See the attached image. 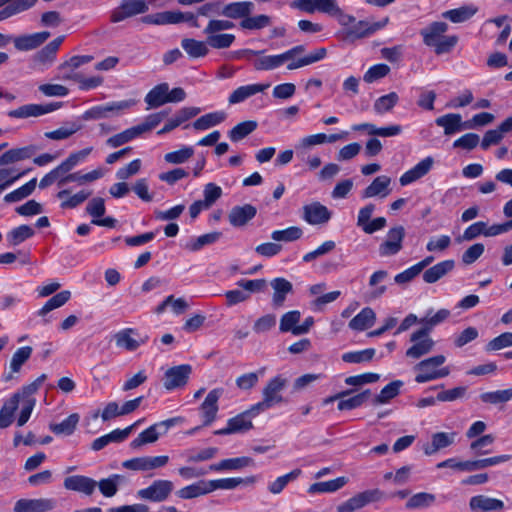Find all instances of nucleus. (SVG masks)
I'll return each instance as SVG.
<instances>
[{
  "label": "nucleus",
  "instance_id": "nucleus-1",
  "mask_svg": "<svg viewBox=\"0 0 512 512\" xmlns=\"http://www.w3.org/2000/svg\"><path fill=\"white\" fill-rule=\"evenodd\" d=\"M445 361L444 355H435L420 361L414 366V370L417 372L415 381L426 383L447 377L450 374V368L442 366Z\"/></svg>",
  "mask_w": 512,
  "mask_h": 512
},
{
  "label": "nucleus",
  "instance_id": "nucleus-2",
  "mask_svg": "<svg viewBox=\"0 0 512 512\" xmlns=\"http://www.w3.org/2000/svg\"><path fill=\"white\" fill-rule=\"evenodd\" d=\"M306 47L302 44L293 46L281 54L260 55L253 61V67L257 71H270L281 67L285 63L294 62V58L303 54Z\"/></svg>",
  "mask_w": 512,
  "mask_h": 512
},
{
  "label": "nucleus",
  "instance_id": "nucleus-3",
  "mask_svg": "<svg viewBox=\"0 0 512 512\" xmlns=\"http://www.w3.org/2000/svg\"><path fill=\"white\" fill-rule=\"evenodd\" d=\"M287 385V379L283 378L281 375L275 376L268 381L266 386L263 388L262 401L254 404V410H259L260 412H264L276 404L282 403L284 401L281 392Z\"/></svg>",
  "mask_w": 512,
  "mask_h": 512
},
{
  "label": "nucleus",
  "instance_id": "nucleus-4",
  "mask_svg": "<svg viewBox=\"0 0 512 512\" xmlns=\"http://www.w3.org/2000/svg\"><path fill=\"white\" fill-rule=\"evenodd\" d=\"M141 21L151 25H169L188 22L192 27H199L197 17L193 13L182 11H163L148 14L143 16Z\"/></svg>",
  "mask_w": 512,
  "mask_h": 512
},
{
  "label": "nucleus",
  "instance_id": "nucleus-5",
  "mask_svg": "<svg viewBox=\"0 0 512 512\" xmlns=\"http://www.w3.org/2000/svg\"><path fill=\"white\" fill-rule=\"evenodd\" d=\"M260 413L261 412L259 410H254V405H252L246 411L230 418L227 421V426L225 428L214 431V434L229 435L234 433L247 432L253 428L252 418Z\"/></svg>",
  "mask_w": 512,
  "mask_h": 512
},
{
  "label": "nucleus",
  "instance_id": "nucleus-6",
  "mask_svg": "<svg viewBox=\"0 0 512 512\" xmlns=\"http://www.w3.org/2000/svg\"><path fill=\"white\" fill-rule=\"evenodd\" d=\"M410 341L413 344L406 350L405 355L411 359H419L422 356L429 354L435 345L434 340L430 337V333L422 328L411 334Z\"/></svg>",
  "mask_w": 512,
  "mask_h": 512
},
{
  "label": "nucleus",
  "instance_id": "nucleus-7",
  "mask_svg": "<svg viewBox=\"0 0 512 512\" xmlns=\"http://www.w3.org/2000/svg\"><path fill=\"white\" fill-rule=\"evenodd\" d=\"M61 102H51L45 104H25L17 109L10 110L7 114L11 118L26 119L30 117H40L42 115L54 112L61 108Z\"/></svg>",
  "mask_w": 512,
  "mask_h": 512
},
{
  "label": "nucleus",
  "instance_id": "nucleus-8",
  "mask_svg": "<svg viewBox=\"0 0 512 512\" xmlns=\"http://www.w3.org/2000/svg\"><path fill=\"white\" fill-rule=\"evenodd\" d=\"M389 23V17H385L377 22H369L361 20L354 22L351 26L346 29L345 37L349 40H357L368 37L376 31L384 28Z\"/></svg>",
  "mask_w": 512,
  "mask_h": 512
},
{
  "label": "nucleus",
  "instance_id": "nucleus-9",
  "mask_svg": "<svg viewBox=\"0 0 512 512\" xmlns=\"http://www.w3.org/2000/svg\"><path fill=\"white\" fill-rule=\"evenodd\" d=\"M192 373V367L189 364L173 366L166 370L163 378V386L171 391L184 387Z\"/></svg>",
  "mask_w": 512,
  "mask_h": 512
},
{
  "label": "nucleus",
  "instance_id": "nucleus-10",
  "mask_svg": "<svg viewBox=\"0 0 512 512\" xmlns=\"http://www.w3.org/2000/svg\"><path fill=\"white\" fill-rule=\"evenodd\" d=\"M405 228L401 225L392 227L386 236V240L379 246V254L381 257L396 255L401 251L403 240L405 238Z\"/></svg>",
  "mask_w": 512,
  "mask_h": 512
},
{
  "label": "nucleus",
  "instance_id": "nucleus-11",
  "mask_svg": "<svg viewBox=\"0 0 512 512\" xmlns=\"http://www.w3.org/2000/svg\"><path fill=\"white\" fill-rule=\"evenodd\" d=\"M375 211V205L372 203L362 207L357 216V226L360 227L366 234H373L376 231L382 230L386 224V218L377 217L370 220L373 212Z\"/></svg>",
  "mask_w": 512,
  "mask_h": 512
},
{
  "label": "nucleus",
  "instance_id": "nucleus-12",
  "mask_svg": "<svg viewBox=\"0 0 512 512\" xmlns=\"http://www.w3.org/2000/svg\"><path fill=\"white\" fill-rule=\"evenodd\" d=\"M302 219L310 225H323L330 221L332 212L318 201L302 207Z\"/></svg>",
  "mask_w": 512,
  "mask_h": 512
},
{
  "label": "nucleus",
  "instance_id": "nucleus-13",
  "mask_svg": "<svg viewBox=\"0 0 512 512\" xmlns=\"http://www.w3.org/2000/svg\"><path fill=\"white\" fill-rule=\"evenodd\" d=\"M173 490V483L169 480H155L150 486L137 492L139 498L151 502H162L168 498Z\"/></svg>",
  "mask_w": 512,
  "mask_h": 512
},
{
  "label": "nucleus",
  "instance_id": "nucleus-14",
  "mask_svg": "<svg viewBox=\"0 0 512 512\" xmlns=\"http://www.w3.org/2000/svg\"><path fill=\"white\" fill-rule=\"evenodd\" d=\"M147 10V0H122L120 6L111 13V22L117 23L126 18L145 13Z\"/></svg>",
  "mask_w": 512,
  "mask_h": 512
},
{
  "label": "nucleus",
  "instance_id": "nucleus-15",
  "mask_svg": "<svg viewBox=\"0 0 512 512\" xmlns=\"http://www.w3.org/2000/svg\"><path fill=\"white\" fill-rule=\"evenodd\" d=\"M116 346L127 351H135L148 341V336L140 337L133 328H125L116 332L113 336Z\"/></svg>",
  "mask_w": 512,
  "mask_h": 512
},
{
  "label": "nucleus",
  "instance_id": "nucleus-16",
  "mask_svg": "<svg viewBox=\"0 0 512 512\" xmlns=\"http://www.w3.org/2000/svg\"><path fill=\"white\" fill-rule=\"evenodd\" d=\"M223 392H224L223 388H215V389L211 390L207 394L203 403L201 404L200 410L202 413V417L204 419V421H203L204 426L210 425L216 419L217 412L219 409L218 408V400L222 396Z\"/></svg>",
  "mask_w": 512,
  "mask_h": 512
},
{
  "label": "nucleus",
  "instance_id": "nucleus-17",
  "mask_svg": "<svg viewBox=\"0 0 512 512\" xmlns=\"http://www.w3.org/2000/svg\"><path fill=\"white\" fill-rule=\"evenodd\" d=\"M352 390L344 391L339 394H337L334 397H331L329 401H333L334 399H339L338 402V409L340 411L344 410H352L355 408H358L362 406L372 395L370 389H366L354 396L345 398L346 396L350 395Z\"/></svg>",
  "mask_w": 512,
  "mask_h": 512
},
{
  "label": "nucleus",
  "instance_id": "nucleus-18",
  "mask_svg": "<svg viewBox=\"0 0 512 512\" xmlns=\"http://www.w3.org/2000/svg\"><path fill=\"white\" fill-rule=\"evenodd\" d=\"M63 485L67 490L90 496L94 493L97 487V481L87 476L73 475L66 477Z\"/></svg>",
  "mask_w": 512,
  "mask_h": 512
},
{
  "label": "nucleus",
  "instance_id": "nucleus-19",
  "mask_svg": "<svg viewBox=\"0 0 512 512\" xmlns=\"http://www.w3.org/2000/svg\"><path fill=\"white\" fill-rule=\"evenodd\" d=\"M55 500L49 498L20 499L14 505V512H47L55 507Z\"/></svg>",
  "mask_w": 512,
  "mask_h": 512
},
{
  "label": "nucleus",
  "instance_id": "nucleus-20",
  "mask_svg": "<svg viewBox=\"0 0 512 512\" xmlns=\"http://www.w3.org/2000/svg\"><path fill=\"white\" fill-rule=\"evenodd\" d=\"M391 178L387 175L377 176L369 186H367L361 193L362 199L380 197H387L390 192Z\"/></svg>",
  "mask_w": 512,
  "mask_h": 512
},
{
  "label": "nucleus",
  "instance_id": "nucleus-21",
  "mask_svg": "<svg viewBox=\"0 0 512 512\" xmlns=\"http://www.w3.org/2000/svg\"><path fill=\"white\" fill-rule=\"evenodd\" d=\"M38 0H0V22L33 7Z\"/></svg>",
  "mask_w": 512,
  "mask_h": 512
},
{
  "label": "nucleus",
  "instance_id": "nucleus-22",
  "mask_svg": "<svg viewBox=\"0 0 512 512\" xmlns=\"http://www.w3.org/2000/svg\"><path fill=\"white\" fill-rule=\"evenodd\" d=\"M469 508L473 512H497L504 509V503L486 495H476L470 498Z\"/></svg>",
  "mask_w": 512,
  "mask_h": 512
},
{
  "label": "nucleus",
  "instance_id": "nucleus-23",
  "mask_svg": "<svg viewBox=\"0 0 512 512\" xmlns=\"http://www.w3.org/2000/svg\"><path fill=\"white\" fill-rule=\"evenodd\" d=\"M434 160L428 156L417 163L413 168L406 171L399 179L402 186L409 185L424 177L431 170Z\"/></svg>",
  "mask_w": 512,
  "mask_h": 512
},
{
  "label": "nucleus",
  "instance_id": "nucleus-24",
  "mask_svg": "<svg viewBox=\"0 0 512 512\" xmlns=\"http://www.w3.org/2000/svg\"><path fill=\"white\" fill-rule=\"evenodd\" d=\"M257 214V209L251 204L234 206L229 214L228 220L233 227H243Z\"/></svg>",
  "mask_w": 512,
  "mask_h": 512
},
{
  "label": "nucleus",
  "instance_id": "nucleus-25",
  "mask_svg": "<svg viewBox=\"0 0 512 512\" xmlns=\"http://www.w3.org/2000/svg\"><path fill=\"white\" fill-rule=\"evenodd\" d=\"M448 30V24L442 21H435L430 23L427 27L420 30V35L422 36L423 43L427 47H432L435 45L441 38H443L445 33Z\"/></svg>",
  "mask_w": 512,
  "mask_h": 512
},
{
  "label": "nucleus",
  "instance_id": "nucleus-26",
  "mask_svg": "<svg viewBox=\"0 0 512 512\" xmlns=\"http://www.w3.org/2000/svg\"><path fill=\"white\" fill-rule=\"evenodd\" d=\"M255 5L251 1L232 2L226 4L221 9V15L229 19H245L251 15Z\"/></svg>",
  "mask_w": 512,
  "mask_h": 512
},
{
  "label": "nucleus",
  "instance_id": "nucleus-27",
  "mask_svg": "<svg viewBox=\"0 0 512 512\" xmlns=\"http://www.w3.org/2000/svg\"><path fill=\"white\" fill-rule=\"evenodd\" d=\"M437 126L444 129L446 136H451L466 129L465 121L462 116L457 113H448L435 119Z\"/></svg>",
  "mask_w": 512,
  "mask_h": 512
},
{
  "label": "nucleus",
  "instance_id": "nucleus-28",
  "mask_svg": "<svg viewBox=\"0 0 512 512\" xmlns=\"http://www.w3.org/2000/svg\"><path fill=\"white\" fill-rule=\"evenodd\" d=\"M455 267V261L452 259L441 261L424 271L422 277L424 282L432 284L443 278Z\"/></svg>",
  "mask_w": 512,
  "mask_h": 512
},
{
  "label": "nucleus",
  "instance_id": "nucleus-29",
  "mask_svg": "<svg viewBox=\"0 0 512 512\" xmlns=\"http://www.w3.org/2000/svg\"><path fill=\"white\" fill-rule=\"evenodd\" d=\"M91 195V190H80L70 195L68 189H63L57 193V198L63 200L60 204L62 209H74L84 203Z\"/></svg>",
  "mask_w": 512,
  "mask_h": 512
},
{
  "label": "nucleus",
  "instance_id": "nucleus-30",
  "mask_svg": "<svg viewBox=\"0 0 512 512\" xmlns=\"http://www.w3.org/2000/svg\"><path fill=\"white\" fill-rule=\"evenodd\" d=\"M270 285L274 290L272 305L276 308L283 306L286 296L293 291L292 283L285 278L278 277L273 279Z\"/></svg>",
  "mask_w": 512,
  "mask_h": 512
},
{
  "label": "nucleus",
  "instance_id": "nucleus-31",
  "mask_svg": "<svg viewBox=\"0 0 512 512\" xmlns=\"http://www.w3.org/2000/svg\"><path fill=\"white\" fill-rule=\"evenodd\" d=\"M270 87L269 83L265 84H250L245 86H240L235 89L229 96L228 102L229 104H237L245 101L249 97L263 92Z\"/></svg>",
  "mask_w": 512,
  "mask_h": 512
},
{
  "label": "nucleus",
  "instance_id": "nucleus-32",
  "mask_svg": "<svg viewBox=\"0 0 512 512\" xmlns=\"http://www.w3.org/2000/svg\"><path fill=\"white\" fill-rule=\"evenodd\" d=\"M326 55H327V50H326V48H323V47L317 48L307 55L301 54L294 58V62L288 63L287 70L292 71V70L302 68L304 66L311 65L318 61H321L322 59H324L326 57Z\"/></svg>",
  "mask_w": 512,
  "mask_h": 512
},
{
  "label": "nucleus",
  "instance_id": "nucleus-33",
  "mask_svg": "<svg viewBox=\"0 0 512 512\" xmlns=\"http://www.w3.org/2000/svg\"><path fill=\"white\" fill-rule=\"evenodd\" d=\"M254 460L250 457H237L223 459L218 463L209 466L211 471H233L240 470L244 467L253 466Z\"/></svg>",
  "mask_w": 512,
  "mask_h": 512
},
{
  "label": "nucleus",
  "instance_id": "nucleus-34",
  "mask_svg": "<svg viewBox=\"0 0 512 512\" xmlns=\"http://www.w3.org/2000/svg\"><path fill=\"white\" fill-rule=\"evenodd\" d=\"M256 482L255 476H249L246 478H222V479H215L210 480V490L211 492L217 489H223V490H232L237 488L240 485H252Z\"/></svg>",
  "mask_w": 512,
  "mask_h": 512
},
{
  "label": "nucleus",
  "instance_id": "nucleus-35",
  "mask_svg": "<svg viewBox=\"0 0 512 512\" xmlns=\"http://www.w3.org/2000/svg\"><path fill=\"white\" fill-rule=\"evenodd\" d=\"M20 403V394H13L0 409V428L9 427L14 420V413Z\"/></svg>",
  "mask_w": 512,
  "mask_h": 512
},
{
  "label": "nucleus",
  "instance_id": "nucleus-36",
  "mask_svg": "<svg viewBox=\"0 0 512 512\" xmlns=\"http://www.w3.org/2000/svg\"><path fill=\"white\" fill-rule=\"evenodd\" d=\"M168 90L167 83H161L153 87L145 96V102L148 108H158L168 103Z\"/></svg>",
  "mask_w": 512,
  "mask_h": 512
},
{
  "label": "nucleus",
  "instance_id": "nucleus-37",
  "mask_svg": "<svg viewBox=\"0 0 512 512\" xmlns=\"http://www.w3.org/2000/svg\"><path fill=\"white\" fill-rule=\"evenodd\" d=\"M456 433H445L438 432L432 435L431 444H427L424 446V453L426 455H433L438 450L446 448L452 445L455 441Z\"/></svg>",
  "mask_w": 512,
  "mask_h": 512
},
{
  "label": "nucleus",
  "instance_id": "nucleus-38",
  "mask_svg": "<svg viewBox=\"0 0 512 512\" xmlns=\"http://www.w3.org/2000/svg\"><path fill=\"white\" fill-rule=\"evenodd\" d=\"M227 118V114L224 111H214L200 116L196 119L192 126L195 130L204 131L214 126H217L224 122Z\"/></svg>",
  "mask_w": 512,
  "mask_h": 512
},
{
  "label": "nucleus",
  "instance_id": "nucleus-39",
  "mask_svg": "<svg viewBox=\"0 0 512 512\" xmlns=\"http://www.w3.org/2000/svg\"><path fill=\"white\" fill-rule=\"evenodd\" d=\"M65 36H59L48 43L35 55V61L40 64H50L54 61L56 53L64 41Z\"/></svg>",
  "mask_w": 512,
  "mask_h": 512
},
{
  "label": "nucleus",
  "instance_id": "nucleus-40",
  "mask_svg": "<svg viewBox=\"0 0 512 512\" xmlns=\"http://www.w3.org/2000/svg\"><path fill=\"white\" fill-rule=\"evenodd\" d=\"M209 481L201 480L176 491L177 497L181 499H193L210 493Z\"/></svg>",
  "mask_w": 512,
  "mask_h": 512
},
{
  "label": "nucleus",
  "instance_id": "nucleus-41",
  "mask_svg": "<svg viewBox=\"0 0 512 512\" xmlns=\"http://www.w3.org/2000/svg\"><path fill=\"white\" fill-rule=\"evenodd\" d=\"M181 47L190 58H202L209 53L206 40L200 41L193 38H184L181 40Z\"/></svg>",
  "mask_w": 512,
  "mask_h": 512
},
{
  "label": "nucleus",
  "instance_id": "nucleus-42",
  "mask_svg": "<svg viewBox=\"0 0 512 512\" xmlns=\"http://www.w3.org/2000/svg\"><path fill=\"white\" fill-rule=\"evenodd\" d=\"M69 171L66 169V167L62 164V162L56 166L54 169H52L50 172H48L39 182V187L41 189H45L49 186H51L54 183H57L58 187H63L66 185V181H62V179L67 176V173Z\"/></svg>",
  "mask_w": 512,
  "mask_h": 512
},
{
  "label": "nucleus",
  "instance_id": "nucleus-43",
  "mask_svg": "<svg viewBox=\"0 0 512 512\" xmlns=\"http://www.w3.org/2000/svg\"><path fill=\"white\" fill-rule=\"evenodd\" d=\"M80 416L78 413L70 414L66 419H64L61 423H51L49 425V429L55 435H64L69 436L74 433L76 427L79 423Z\"/></svg>",
  "mask_w": 512,
  "mask_h": 512
},
{
  "label": "nucleus",
  "instance_id": "nucleus-44",
  "mask_svg": "<svg viewBox=\"0 0 512 512\" xmlns=\"http://www.w3.org/2000/svg\"><path fill=\"white\" fill-rule=\"evenodd\" d=\"M477 11L478 9L474 5H464L456 9L445 11L442 16L453 23H462L473 17Z\"/></svg>",
  "mask_w": 512,
  "mask_h": 512
},
{
  "label": "nucleus",
  "instance_id": "nucleus-45",
  "mask_svg": "<svg viewBox=\"0 0 512 512\" xmlns=\"http://www.w3.org/2000/svg\"><path fill=\"white\" fill-rule=\"evenodd\" d=\"M375 320V313L373 309L366 307L363 308L355 317L349 322V327L352 330L363 331L371 327Z\"/></svg>",
  "mask_w": 512,
  "mask_h": 512
},
{
  "label": "nucleus",
  "instance_id": "nucleus-46",
  "mask_svg": "<svg viewBox=\"0 0 512 512\" xmlns=\"http://www.w3.org/2000/svg\"><path fill=\"white\" fill-rule=\"evenodd\" d=\"M125 481V477L120 474H112L108 478L101 479L97 486L104 497L110 498L116 495L118 486Z\"/></svg>",
  "mask_w": 512,
  "mask_h": 512
},
{
  "label": "nucleus",
  "instance_id": "nucleus-47",
  "mask_svg": "<svg viewBox=\"0 0 512 512\" xmlns=\"http://www.w3.org/2000/svg\"><path fill=\"white\" fill-rule=\"evenodd\" d=\"M403 384L404 383L401 380H394V381L390 382L389 384H387L385 387L382 388L380 393L374 397V399H373L374 405L388 403L391 399L398 396Z\"/></svg>",
  "mask_w": 512,
  "mask_h": 512
},
{
  "label": "nucleus",
  "instance_id": "nucleus-48",
  "mask_svg": "<svg viewBox=\"0 0 512 512\" xmlns=\"http://www.w3.org/2000/svg\"><path fill=\"white\" fill-rule=\"evenodd\" d=\"M140 135V131L138 130L136 125L109 137L106 140V145L111 148H117L132 141L133 139L139 137Z\"/></svg>",
  "mask_w": 512,
  "mask_h": 512
},
{
  "label": "nucleus",
  "instance_id": "nucleus-49",
  "mask_svg": "<svg viewBox=\"0 0 512 512\" xmlns=\"http://www.w3.org/2000/svg\"><path fill=\"white\" fill-rule=\"evenodd\" d=\"M163 435L159 426L156 423L142 431L131 443L130 446L134 449L139 448L148 443H154L158 440L159 436Z\"/></svg>",
  "mask_w": 512,
  "mask_h": 512
},
{
  "label": "nucleus",
  "instance_id": "nucleus-50",
  "mask_svg": "<svg viewBox=\"0 0 512 512\" xmlns=\"http://www.w3.org/2000/svg\"><path fill=\"white\" fill-rule=\"evenodd\" d=\"M258 123L254 120L243 121L235 125L228 133L232 142H239L254 132Z\"/></svg>",
  "mask_w": 512,
  "mask_h": 512
},
{
  "label": "nucleus",
  "instance_id": "nucleus-51",
  "mask_svg": "<svg viewBox=\"0 0 512 512\" xmlns=\"http://www.w3.org/2000/svg\"><path fill=\"white\" fill-rule=\"evenodd\" d=\"M348 482L346 477H338L325 482H317L312 484L308 492L309 493H328L335 492L342 488Z\"/></svg>",
  "mask_w": 512,
  "mask_h": 512
},
{
  "label": "nucleus",
  "instance_id": "nucleus-52",
  "mask_svg": "<svg viewBox=\"0 0 512 512\" xmlns=\"http://www.w3.org/2000/svg\"><path fill=\"white\" fill-rule=\"evenodd\" d=\"M103 176V172L101 169H95L87 173H82L81 171L77 172H68L67 176H65L62 181H66V184L70 182H76L78 185H83L85 183H91L100 179Z\"/></svg>",
  "mask_w": 512,
  "mask_h": 512
},
{
  "label": "nucleus",
  "instance_id": "nucleus-53",
  "mask_svg": "<svg viewBox=\"0 0 512 512\" xmlns=\"http://www.w3.org/2000/svg\"><path fill=\"white\" fill-rule=\"evenodd\" d=\"M480 400L483 403L498 405L512 400V387L504 390H497L492 392H484L480 394Z\"/></svg>",
  "mask_w": 512,
  "mask_h": 512
},
{
  "label": "nucleus",
  "instance_id": "nucleus-54",
  "mask_svg": "<svg viewBox=\"0 0 512 512\" xmlns=\"http://www.w3.org/2000/svg\"><path fill=\"white\" fill-rule=\"evenodd\" d=\"M495 437L492 434H486L474 440L470 444V451L476 456L487 455L492 452V445Z\"/></svg>",
  "mask_w": 512,
  "mask_h": 512
},
{
  "label": "nucleus",
  "instance_id": "nucleus-55",
  "mask_svg": "<svg viewBox=\"0 0 512 512\" xmlns=\"http://www.w3.org/2000/svg\"><path fill=\"white\" fill-rule=\"evenodd\" d=\"M36 184H37V179L36 178L31 179L30 181H28L23 186H21V187L17 188L16 190L6 194L4 196V201L7 202V203H13V202L21 201L22 199L30 196L33 193V191L36 188Z\"/></svg>",
  "mask_w": 512,
  "mask_h": 512
},
{
  "label": "nucleus",
  "instance_id": "nucleus-56",
  "mask_svg": "<svg viewBox=\"0 0 512 512\" xmlns=\"http://www.w3.org/2000/svg\"><path fill=\"white\" fill-rule=\"evenodd\" d=\"M80 129L81 126L79 124L72 122L64 126H61L53 131L45 132L44 137L56 141L65 140L71 137L76 132H78Z\"/></svg>",
  "mask_w": 512,
  "mask_h": 512
},
{
  "label": "nucleus",
  "instance_id": "nucleus-57",
  "mask_svg": "<svg viewBox=\"0 0 512 512\" xmlns=\"http://www.w3.org/2000/svg\"><path fill=\"white\" fill-rule=\"evenodd\" d=\"M387 277L388 272L385 270H378L370 276L369 286L373 288L370 294L372 299H377L386 292L387 287L385 285H381V283L385 281Z\"/></svg>",
  "mask_w": 512,
  "mask_h": 512
},
{
  "label": "nucleus",
  "instance_id": "nucleus-58",
  "mask_svg": "<svg viewBox=\"0 0 512 512\" xmlns=\"http://www.w3.org/2000/svg\"><path fill=\"white\" fill-rule=\"evenodd\" d=\"M206 43L214 49L229 48L235 41V35L228 33L205 34Z\"/></svg>",
  "mask_w": 512,
  "mask_h": 512
},
{
  "label": "nucleus",
  "instance_id": "nucleus-59",
  "mask_svg": "<svg viewBox=\"0 0 512 512\" xmlns=\"http://www.w3.org/2000/svg\"><path fill=\"white\" fill-rule=\"evenodd\" d=\"M511 459V455L504 454L499 456H493L489 458L468 460L469 472L484 469L490 466L498 465L500 463L507 462Z\"/></svg>",
  "mask_w": 512,
  "mask_h": 512
},
{
  "label": "nucleus",
  "instance_id": "nucleus-60",
  "mask_svg": "<svg viewBox=\"0 0 512 512\" xmlns=\"http://www.w3.org/2000/svg\"><path fill=\"white\" fill-rule=\"evenodd\" d=\"M303 236V230L298 226H291L271 233L272 240L276 242H294Z\"/></svg>",
  "mask_w": 512,
  "mask_h": 512
},
{
  "label": "nucleus",
  "instance_id": "nucleus-61",
  "mask_svg": "<svg viewBox=\"0 0 512 512\" xmlns=\"http://www.w3.org/2000/svg\"><path fill=\"white\" fill-rule=\"evenodd\" d=\"M271 23V18L268 15H256V16H246L245 19L241 20L239 26L243 30H260Z\"/></svg>",
  "mask_w": 512,
  "mask_h": 512
},
{
  "label": "nucleus",
  "instance_id": "nucleus-62",
  "mask_svg": "<svg viewBox=\"0 0 512 512\" xmlns=\"http://www.w3.org/2000/svg\"><path fill=\"white\" fill-rule=\"evenodd\" d=\"M34 235V230L28 225H20L7 234L11 246H17Z\"/></svg>",
  "mask_w": 512,
  "mask_h": 512
},
{
  "label": "nucleus",
  "instance_id": "nucleus-63",
  "mask_svg": "<svg viewBox=\"0 0 512 512\" xmlns=\"http://www.w3.org/2000/svg\"><path fill=\"white\" fill-rule=\"evenodd\" d=\"M399 96L396 92H390L386 95L379 97L373 105V109L377 114H384L393 109V107L398 103Z\"/></svg>",
  "mask_w": 512,
  "mask_h": 512
},
{
  "label": "nucleus",
  "instance_id": "nucleus-64",
  "mask_svg": "<svg viewBox=\"0 0 512 512\" xmlns=\"http://www.w3.org/2000/svg\"><path fill=\"white\" fill-rule=\"evenodd\" d=\"M436 500V497L432 493L420 492L414 494L406 503L408 509L426 508L431 506Z\"/></svg>",
  "mask_w": 512,
  "mask_h": 512
}]
</instances>
